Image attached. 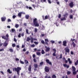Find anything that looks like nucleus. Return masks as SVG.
<instances>
[{"instance_id":"obj_1","label":"nucleus","mask_w":78,"mask_h":78,"mask_svg":"<svg viewBox=\"0 0 78 78\" xmlns=\"http://www.w3.org/2000/svg\"><path fill=\"white\" fill-rule=\"evenodd\" d=\"M22 70V68L20 67H18L17 68H15L13 69V71H16L17 73V74L18 75V76L20 75V74L19 73V72L20 70Z\"/></svg>"},{"instance_id":"obj_2","label":"nucleus","mask_w":78,"mask_h":78,"mask_svg":"<svg viewBox=\"0 0 78 78\" xmlns=\"http://www.w3.org/2000/svg\"><path fill=\"white\" fill-rule=\"evenodd\" d=\"M33 23L35 27H38L39 26V23H38L37 21V18H36L33 19Z\"/></svg>"},{"instance_id":"obj_3","label":"nucleus","mask_w":78,"mask_h":78,"mask_svg":"<svg viewBox=\"0 0 78 78\" xmlns=\"http://www.w3.org/2000/svg\"><path fill=\"white\" fill-rule=\"evenodd\" d=\"M44 70L46 72H49V69H48V66H45L44 68Z\"/></svg>"},{"instance_id":"obj_4","label":"nucleus","mask_w":78,"mask_h":78,"mask_svg":"<svg viewBox=\"0 0 78 78\" xmlns=\"http://www.w3.org/2000/svg\"><path fill=\"white\" fill-rule=\"evenodd\" d=\"M46 61L48 64H49L50 65H52V64L51 63V62H50V60L48 59H46Z\"/></svg>"},{"instance_id":"obj_5","label":"nucleus","mask_w":78,"mask_h":78,"mask_svg":"<svg viewBox=\"0 0 78 78\" xmlns=\"http://www.w3.org/2000/svg\"><path fill=\"white\" fill-rule=\"evenodd\" d=\"M69 6L71 8H73L74 6V4H73V2H71L69 4Z\"/></svg>"},{"instance_id":"obj_6","label":"nucleus","mask_w":78,"mask_h":78,"mask_svg":"<svg viewBox=\"0 0 78 78\" xmlns=\"http://www.w3.org/2000/svg\"><path fill=\"white\" fill-rule=\"evenodd\" d=\"M67 41H63V45L64 47H66L67 46Z\"/></svg>"},{"instance_id":"obj_7","label":"nucleus","mask_w":78,"mask_h":78,"mask_svg":"<svg viewBox=\"0 0 78 78\" xmlns=\"http://www.w3.org/2000/svg\"><path fill=\"white\" fill-rule=\"evenodd\" d=\"M45 48H46V49L45 50V51H46V52H47L49 51H50V48H49V47L47 48V47L45 46Z\"/></svg>"},{"instance_id":"obj_8","label":"nucleus","mask_w":78,"mask_h":78,"mask_svg":"<svg viewBox=\"0 0 78 78\" xmlns=\"http://www.w3.org/2000/svg\"><path fill=\"white\" fill-rule=\"evenodd\" d=\"M65 50L66 52L68 53H69V52H70V50H69V49H67V48H66L65 49Z\"/></svg>"},{"instance_id":"obj_9","label":"nucleus","mask_w":78,"mask_h":78,"mask_svg":"<svg viewBox=\"0 0 78 78\" xmlns=\"http://www.w3.org/2000/svg\"><path fill=\"white\" fill-rule=\"evenodd\" d=\"M6 17H2L1 18V20L2 22H4L6 20Z\"/></svg>"},{"instance_id":"obj_10","label":"nucleus","mask_w":78,"mask_h":78,"mask_svg":"<svg viewBox=\"0 0 78 78\" xmlns=\"http://www.w3.org/2000/svg\"><path fill=\"white\" fill-rule=\"evenodd\" d=\"M22 12H20L18 14V16L19 17H22Z\"/></svg>"},{"instance_id":"obj_11","label":"nucleus","mask_w":78,"mask_h":78,"mask_svg":"<svg viewBox=\"0 0 78 78\" xmlns=\"http://www.w3.org/2000/svg\"><path fill=\"white\" fill-rule=\"evenodd\" d=\"M68 61L69 62V63L70 64H72V61L71 60L70 58H68Z\"/></svg>"},{"instance_id":"obj_12","label":"nucleus","mask_w":78,"mask_h":78,"mask_svg":"<svg viewBox=\"0 0 78 78\" xmlns=\"http://www.w3.org/2000/svg\"><path fill=\"white\" fill-rule=\"evenodd\" d=\"M28 70H29V71H30V72H31V65L29 66L28 69Z\"/></svg>"},{"instance_id":"obj_13","label":"nucleus","mask_w":78,"mask_h":78,"mask_svg":"<svg viewBox=\"0 0 78 78\" xmlns=\"http://www.w3.org/2000/svg\"><path fill=\"white\" fill-rule=\"evenodd\" d=\"M63 66L64 67H66V68L67 69H68V68H69V65H67V64H64L63 65Z\"/></svg>"},{"instance_id":"obj_14","label":"nucleus","mask_w":78,"mask_h":78,"mask_svg":"<svg viewBox=\"0 0 78 78\" xmlns=\"http://www.w3.org/2000/svg\"><path fill=\"white\" fill-rule=\"evenodd\" d=\"M6 42V41H5L3 44L4 46H5V47H6V46L8 45V43H7Z\"/></svg>"},{"instance_id":"obj_15","label":"nucleus","mask_w":78,"mask_h":78,"mask_svg":"<svg viewBox=\"0 0 78 78\" xmlns=\"http://www.w3.org/2000/svg\"><path fill=\"white\" fill-rule=\"evenodd\" d=\"M49 18H50V16L49 15L48 16L46 15L45 16L44 19L46 20V19H49Z\"/></svg>"},{"instance_id":"obj_16","label":"nucleus","mask_w":78,"mask_h":78,"mask_svg":"<svg viewBox=\"0 0 78 78\" xmlns=\"http://www.w3.org/2000/svg\"><path fill=\"white\" fill-rule=\"evenodd\" d=\"M72 69H73V72L76 71V68L74 66H72Z\"/></svg>"},{"instance_id":"obj_17","label":"nucleus","mask_w":78,"mask_h":78,"mask_svg":"<svg viewBox=\"0 0 78 78\" xmlns=\"http://www.w3.org/2000/svg\"><path fill=\"white\" fill-rule=\"evenodd\" d=\"M25 17L26 19H29V17H30V16H29V15H26Z\"/></svg>"},{"instance_id":"obj_18","label":"nucleus","mask_w":78,"mask_h":78,"mask_svg":"<svg viewBox=\"0 0 78 78\" xmlns=\"http://www.w3.org/2000/svg\"><path fill=\"white\" fill-rule=\"evenodd\" d=\"M7 72L9 73H12V72L11 71V70H10L9 69H8L7 70Z\"/></svg>"},{"instance_id":"obj_19","label":"nucleus","mask_w":78,"mask_h":78,"mask_svg":"<svg viewBox=\"0 0 78 78\" xmlns=\"http://www.w3.org/2000/svg\"><path fill=\"white\" fill-rule=\"evenodd\" d=\"M72 44H73V46L74 47H75V46L76 45V44H75V43L73 41L72 42Z\"/></svg>"},{"instance_id":"obj_20","label":"nucleus","mask_w":78,"mask_h":78,"mask_svg":"<svg viewBox=\"0 0 78 78\" xmlns=\"http://www.w3.org/2000/svg\"><path fill=\"white\" fill-rule=\"evenodd\" d=\"M34 68H37V64H35L34 65Z\"/></svg>"},{"instance_id":"obj_21","label":"nucleus","mask_w":78,"mask_h":78,"mask_svg":"<svg viewBox=\"0 0 78 78\" xmlns=\"http://www.w3.org/2000/svg\"><path fill=\"white\" fill-rule=\"evenodd\" d=\"M77 72L76 71H73V74L74 75H76V74L77 73Z\"/></svg>"},{"instance_id":"obj_22","label":"nucleus","mask_w":78,"mask_h":78,"mask_svg":"<svg viewBox=\"0 0 78 78\" xmlns=\"http://www.w3.org/2000/svg\"><path fill=\"white\" fill-rule=\"evenodd\" d=\"M2 39H6V40H8V38H6L5 36H2Z\"/></svg>"},{"instance_id":"obj_23","label":"nucleus","mask_w":78,"mask_h":78,"mask_svg":"<svg viewBox=\"0 0 78 78\" xmlns=\"http://www.w3.org/2000/svg\"><path fill=\"white\" fill-rule=\"evenodd\" d=\"M78 64V60H77L76 61L75 63L74 64L75 66H77Z\"/></svg>"},{"instance_id":"obj_24","label":"nucleus","mask_w":78,"mask_h":78,"mask_svg":"<svg viewBox=\"0 0 78 78\" xmlns=\"http://www.w3.org/2000/svg\"><path fill=\"white\" fill-rule=\"evenodd\" d=\"M34 41V39H33V37H31V43H33V42Z\"/></svg>"},{"instance_id":"obj_25","label":"nucleus","mask_w":78,"mask_h":78,"mask_svg":"<svg viewBox=\"0 0 78 78\" xmlns=\"http://www.w3.org/2000/svg\"><path fill=\"white\" fill-rule=\"evenodd\" d=\"M52 78H56V76L55 74H53L52 76Z\"/></svg>"},{"instance_id":"obj_26","label":"nucleus","mask_w":78,"mask_h":78,"mask_svg":"<svg viewBox=\"0 0 78 78\" xmlns=\"http://www.w3.org/2000/svg\"><path fill=\"white\" fill-rule=\"evenodd\" d=\"M66 20V17H64L62 19H61V20L62 21V20Z\"/></svg>"},{"instance_id":"obj_27","label":"nucleus","mask_w":78,"mask_h":78,"mask_svg":"<svg viewBox=\"0 0 78 78\" xmlns=\"http://www.w3.org/2000/svg\"><path fill=\"white\" fill-rule=\"evenodd\" d=\"M44 53L45 51H44V50L42 49L41 51V54H42V55H44Z\"/></svg>"},{"instance_id":"obj_28","label":"nucleus","mask_w":78,"mask_h":78,"mask_svg":"<svg viewBox=\"0 0 78 78\" xmlns=\"http://www.w3.org/2000/svg\"><path fill=\"white\" fill-rule=\"evenodd\" d=\"M19 27V24H16L15 25V27H16V28H18V27Z\"/></svg>"},{"instance_id":"obj_29","label":"nucleus","mask_w":78,"mask_h":78,"mask_svg":"<svg viewBox=\"0 0 78 78\" xmlns=\"http://www.w3.org/2000/svg\"><path fill=\"white\" fill-rule=\"evenodd\" d=\"M26 33L27 34H30L28 33V29H26Z\"/></svg>"},{"instance_id":"obj_30","label":"nucleus","mask_w":78,"mask_h":78,"mask_svg":"<svg viewBox=\"0 0 78 78\" xmlns=\"http://www.w3.org/2000/svg\"><path fill=\"white\" fill-rule=\"evenodd\" d=\"M31 40V39L29 37H27V41H30Z\"/></svg>"},{"instance_id":"obj_31","label":"nucleus","mask_w":78,"mask_h":78,"mask_svg":"<svg viewBox=\"0 0 78 78\" xmlns=\"http://www.w3.org/2000/svg\"><path fill=\"white\" fill-rule=\"evenodd\" d=\"M9 50L10 52H12H12H13V50L12 48H10L9 49Z\"/></svg>"},{"instance_id":"obj_32","label":"nucleus","mask_w":78,"mask_h":78,"mask_svg":"<svg viewBox=\"0 0 78 78\" xmlns=\"http://www.w3.org/2000/svg\"><path fill=\"white\" fill-rule=\"evenodd\" d=\"M34 32L35 33H36L37 32V28H35L34 29Z\"/></svg>"},{"instance_id":"obj_33","label":"nucleus","mask_w":78,"mask_h":78,"mask_svg":"<svg viewBox=\"0 0 78 78\" xmlns=\"http://www.w3.org/2000/svg\"><path fill=\"white\" fill-rule=\"evenodd\" d=\"M70 73H71V72H70V71H67V75H70Z\"/></svg>"},{"instance_id":"obj_34","label":"nucleus","mask_w":78,"mask_h":78,"mask_svg":"<svg viewBox=\"0 0 78 78\" xmlns=\"http://www.w3.org/2000/svg\"><path fill=\"white\" fill-rule=\"evenodd\" d=\"M25 64H28V61L26 60H25Z\"/></svg>"},{"instance_id":"obj_35","label":"nucleus","mask_w":78,"mask_h":78,"mask_svg":"<svg viewBox=\"0 0 78 78\" xmlns=\"http://www.w3.org/2000/svg\"><path fill=\"white\" fill-rule=\"evenodd\" d=\"M45 78H51L50 76L48 77V76H45Z\"/></svg>"},{"instance_id":"obj_36","label":"nucleus","mask_w":78,"mask_h":78,"mask_svg":"<svg viewBox=\"0 0 78 78\" xmlns=\"http://www.w3.org/2000/svg\"><path fill=\"white\" fill-rule=\"evenodd\" d=\"M41 43H42V44H45V42H44V40H41Z\"/></svg>"},{"instance_id":"obj_37","label":"nucleus","mask_w":78,"mask_h":78,"mask_svg":"<svg viewBox=\"0 0 78 78\" xmlns=\"http://www.w3.org/2000/svg\"><path fill=\"white\" fill-rule=\"evenodd\" d=\"M20 62L21 63V64H24V62H23L22 61H20Z\"/></svg>"},{"instance_id":"obj_38","label":"nucleus","mask_w":78,"mask_h":78,"mask_svg":"<svg viewBox=\"0 0 78 78\" xmlns=\"http://www.w3.org/2000/svg\"><path fill=\"white\" fill-rule=\"evenodd\" d=\"M52 55L54 56H56V52H54L53 53Z\"/></svg>"},{"instance_id":"obj_39","label":"nucleus","mask_w":78,"mask_h":78,"mask_svg":"<svg viewBox=\"0 0 78 78\" xmlns=\"http://www.w3.org/2000/svg\"><path fill=\"white\" fill-rule=\"evenodd\" d=\"M44 64V62H42L40 63V65H43Z\"/></svg>"},{"instance_id":"obj_40","label":"nucleus","mask_w":78,"mask_h":78,"mask_svg":"<svg viewBox=\"0 0 78 78\" xmlns=\"http://www.w3.org/2000/svg\"><path fill=\"white\" fill-rule=\"evenodd\" d=\"M70 18L71 19H73V15H70Z\"/></svg>"},{"instance_id":"obj_41","label":"nucleus","mask_w":78,"mask_h":78,"mask_svg":"<svg viewBox=\"0 0 78 78\" xmlns=\"http://www.w3.org/2000/svg\"><path fill=\"white\" fill-rule=\"evenodd\" d=\"M61 14H59L58 16V18H59V19H60V18H61Z\"/></svg>"},{"instance_id":"obj_42","label":"nucleus","mask_w":78,"mask_h":78,"mask_svg":"<svg viewBox=\"0 0 78 78\" xmlns=\"http://www.w3.org/2000/svg\"><path fill=\"white\" fill-rule=\"evenodd\" d=\"M33 60L34 62H37V60H36V58L34 59Z\"/></svg>"},{"instance_id":"obj_43","label":"nucleus","mask_w":78,"mask_h":78,"mask_svg":"<svg viewBox=\"0 0 78 78\" xmlns=\"http://www.w3.org/2000/svg\"><path fill=\"white\" fill-rule=\"evenodd\" d=\"M18 37H21V34L20 33L18 35Z\"/></svg>"},{"instance_id":"obj_44","label":"nucleus","mask_w":78,"mask_h":78,"mask_svg":"<svg viewBox=\"0 0 78 78\" xmlns=\"http://www.w3.org/2000/svg\"><path fill=\"white\" fill-rule=\"evenodd\" d=\"M12 47H16V44H12Z\"/></svg>"},{"instance_id":"obj_45","label":"nucleus","mask_w":78,"mask_h":78,"mask_svg":"<svg viewBox=\"0 0 78 78\" xmlns=\"http://www.w3.org/2000/svg\"><path fill=\"white\" fill-rule=\"evenodd\" d=\"M37 55H41V53L40 52H37Z\"/></svg>"},{"instance_id":"obj_46","label":"nucleus","mask_w":78,"mask_h":78,"mask_svg":"<svg viewBox=\"0 0 78 78\" xmlns=\"http://www.w3.org/2000/svg\"><path fill=\"white\" fill-rule=\"evenodd\" d=\"M48 2L49 3H50V4H51V2L50 0H48Z\"/></svg>"},{"instance_id":"obj_47","label":"nucleus","mask_w":78,"mask_h":78,"mask_svg":"<svg viewBox=\"0 0 78 78\" xmlns=\"http://www.w3.org/2000/svg\"><path fill=\"white\" fill-rule=\"evenodd\" d=\"M45 42H48V39H45Z\"/></svg>"},{"instance_id":"obj_48","label":"nucleus","mask_w":78,"mask_h":78,"mask_svg":"<svg viewBox=\"0 0 78 78\" xmlns=\"http://www.w3.org/2000/svg\"><path fill=\"white\" fill-rule=\"evenodd\" d=\"M8 22H11V19H8V20H7Z\"/></svg>"},{"instance_id":"obj_49","label":"nucleus","mask_w":78,"mask_h":78,"mask_svg":"<svg viewBox=\"0 0 78 78\" xmlns=\"http://www.w3.org/2000/svg\"><path fill=\"white\" fill-rule=\"evenodd\" d=\"M15 60H16V61H19V58H16L15 59Z\"/></svg>"},{"instance_id":"obj_50","label":"nucleus","mask_w":78,"mask_h":78,"mask_svg":"<svg viewBox=\"0 0 78 78\" xmlns=\"http://www.w3.org/2000/svg\"><path fill=\"white\" fill-rule=\"evenodd\" d=\"M12 32H14V31H15V30L14 29H12Z\"/></svg>"},{"instance_id":"obj_51","label":"nucleus","mask_w":78,"mask_h":78,"mask_svg":"<svg viewBox=\"0 0 78 78\" xmlns=\"http://www.w3.org/2000/svg\"><path fill=\"white\" fill-rule=\"evenodd\" d=\"M34 43L36 44V45H37L38 44V42H37L36 41L34 42Z\"/></svg>"},{"instance_id":"obj_52","label":"nucleus","mask_w":78,"mask_h":78,"mask_svg":"<svg viewBox=\"0 0 78 78\" xmlns=\"http://www.w3.org/2000/svg\"><path fill=\"white\" fill-rule=\"evenodd\" d=\"M22 28H20V29H19V32H20V31H22Z\"/></svg>"},{"instance_id":"obj_53","label":"nucleus","mask_w":78,"mask_h":78,"mask_svg":"<svg viewBox=\"0 0 78 78\" xmlns=\"http://www.w3.org/2000/svg\"><path fill=\"white\" fill-rule=\"evenodd\" d=\"M16 17V15H13L12 16V18H13V19H15Z\"/></svg>"},{"instance_id":"obj_54","label":"nucleus","mask_w":78,"mask_h":78,"mask_svg":"<svg viewBox=\"0 0 78 78\" xmlns=\"http://www.w3.org/2000/svg\"><path fill=\"white\" fill-rule=\"evenodd\" d=\"M51 42L52 44H54L55 43V41H51Z\"/></svg>"},{"instance_id":"obj_55","label":"nucleus","mask_w":78,"mask_h":78,"mask_svg":"<svg viewBox=\"0 0 78 78\" xmlns=\"http://www.w3.org/2000/svg\"><path fill=\"white\" fill-rule=\"evenodd\" d=\"M31 47H34L35 45L34 44H33L32 45H31Z\"/></svg>"},{"instance_id":"obj_56","label":"nucleus","mask_w":78,"mask_h":78,"mask_svg":"<svg viewBox=\"0 0 78 78\" xmlns=\"http://www.w3.org/2000/svg\"><path fill=\"white\" fill-rule=\"evenodd\" d=\"M33 58H34L35 57H36V55H35V54H33Z\"/></svg>"},{"instance_id":"obj_57","label":"nucleus","mask_w":78,"mask_h":78,"mask_svg":"<svg viewBox=\"0 0 78 78\" xmlns=\"http://www.w3.org/2000/svg\"><path fill=\"white\" fill-rule=\"evenodd\" d=\"M14 41L15 42H17V40H16V38H14Z\"/></svg>"},{"instance_id":"obj_58","label":"nucleus","mask_w":78,"mask_h":78,"mask_svg":"<svg viewBox=\"0 0 78 78\" xmlns=\"http://www.w3.org/2000/svg\"><path fill=\"white\" fill-rule=\"evenodd\" d=\"M62 54H60V57L59 58H60V59H62Z\"/></svg>"},{"instance_id":"obj_59","label":"nucleus","mask_w":78,"mask_h":78,"mask_svg":"<svg viewBox=\"0 0 78 78\" xmlns=\"http://www.w3.org/2000/svg\"><path fill=\"white\" fill-rule=\"evenodd\" d=\"M4 50V49L3 48L1 49H0V51H3Z\"/></svg>"},{"instance_id":"obj_60","label":"nucleus","mask_w":78,"mask_h":78,"mask_svg":"<svg viewBox=\"0 0 78 78\" xmlns=\"http://www.w3.org/2000/svg\"><path fill=\"white\" fill-rule=\"evenodd\" d=\"M32 6L34 7V8H35V5L34 4L32 5Z\"/></svg>"},{"instance_id":"obj_61","label":"nucleus","mask_w":78,"mask_h":78,"mask_svg":"<svg viewBox=\"0 0 78 78\" xmlns=\"http://www.w3.org/2000/svg\"><path fill=\"white\" fill-rule=\"evenodd\" d=\"M24 36V33H22L21 34V36L23 37Z\"/></svg>"},{"instance_id":"obj_62","label":"nucleus","mask_w":78,"mask_h":78,"mask_svg":"<svg viewBox=\"0 0 78 78\" xmlns=\"http://www.w3.org/2000/svg\"><path fill=\"white\" fill-rule=\"evenodd\" d=\"M70 12H71V13H73V10H72V9H71L70 10Z\"/></svg>"},{"instance_id":"obj_63","label":"nucleus","mask_w":78,"mask_h":78,"mask_svg":"<svg viewBox=\"0 0 78 78\" xmlns=\"http://www.w3.org/2000/svg\"><path fill=\"white\" fill-rule=\"evenodd\" d=\"M65 62L66 64H67V63L68 62V61H67V60H65Z\"/></svg>"},{"instance_id":"obj_64","label":"nucleus","mask_w":78,"mask_h":78,"mask_svg":"<svg viewBox=\"0 0 78 78\" xmlns=\"http://www.w3.org/2000/svg\"><path fill=\"white\" fill-rule=\"evenodd\" d=\"M0 72L1 73H2V75H4V73H3V71H0Z\"/></svg>"}]
</instances>
